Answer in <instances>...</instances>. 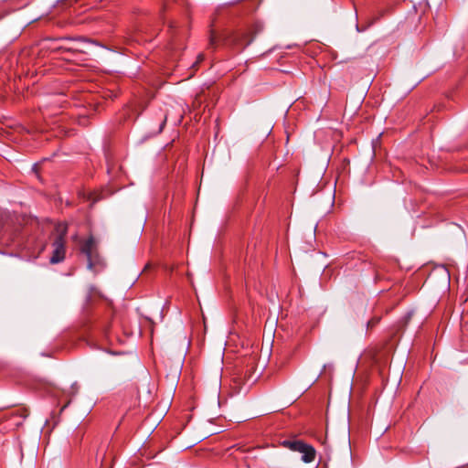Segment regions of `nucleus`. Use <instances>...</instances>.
<instances>
[{
  "label": "nucleus",
  "instance_id": "1",
  "mask_svg": "<svg viewBox=\"0 0 468 468\" xmlns=\"http://www.w3.org/2000/svg\"><path fill=\"white\" fill-rule=\"evenodd\" d=\"M282 445L285 446L286 448L293 451V452H301L303 454L302 455V460L304 463H311L315 458V450H314V448L313 446L309 445V444L304 443L302 441H296V440L290 441V440H288V441H284L282 442Z\"/></svg>",
  "mask_w": 468,
  "mask_h": 468
},
{
  "label": "nucleus",
  "instance_id": "2",
  "mask_svg": "<svg viewBox=\"0 0 468 468\" xmlns=\"http://www.w3.org/2000/svg\"><path fill=\"white\" fill-rule=\"evenodd\" d=\"M65 235H66V228L63 229L62 232L58 235L55 239L52 246H53V253L50 258V263L56 264L62 261L65 258Z\"/></svg>",
  "mask_w": 468,
  "mask_h": 468
},
{
  "label": "nucleus",
  "instance_id": "3",
  "mask_svg": "<svg viewBox=\"0 0 468 468\" xmlns=\"http://www.w3.org/2000/svg\"><path fill=\"white\" fill-rule=\"evenodd\" d=\"M81 251L87 256L89 267H92V258L96 252V242L92 237L89 238L82 245Z\"/></svg>",
  "mask_w": 468,
  "mask_h": 468
},
{
  "label": "nucleus",
  "instance_id": "4",
  "mask_svg": "<svg viewBox=\"0 0 468 468\" xmlns=\"http://www.w3.org/2000/svg\"><path fill=\"white\" fill-rule=\"evenodd\" d=\"M82 45H91V43H77L75 45H63L55 47L54 49L63 52H86Z\"/></svg>",
  "mask_w": 468,
  "mask_h": 468
},
{
  "label": "nucleus",
  "instance_id": "5",
  "mask_svg": "<svg viewBox=\"0 0 468 468\" xmlns=\"http://www.w3.org/2000/svg\"><path fill=\"white\" fill-rule=\"evenodd\" d=\"M216 37L212 34L210 37V45L213 46L215 44Z\"/></svg>",
  "mask_w": 468,
  "mask_h": 468
},
{
  "label": "nucleus",
  "instance_id": "6",
  "mask_svg": "<svg viewBox=\"0 0 468 468\" xmlns=\"http://www.w3.org/2000/svg\"><path fill=\"white\" fill-rule=\"evenodd\" d=\"M203 59H204V55L199 54V55L197 56V63H199V62H200V61H202Z\"/></svg>",
  "mask_w": 468,
  "mask_h": 468
},
{
  "label": "nucleus",
  "instance_id": "7",
  "mask_svg": "<svg viewBox=\"0 0 468 468\" xmlns=\"http://www.w3.org/2000/svg\"><path fill=\"white\" fill-rule=\"evenodd\" d=\"M378 323V320H371L367 323L368 325H374L375 324Z\"/></svg>",
  "mask_w": 468,
  "mask_h": 468
}]
</instances>
